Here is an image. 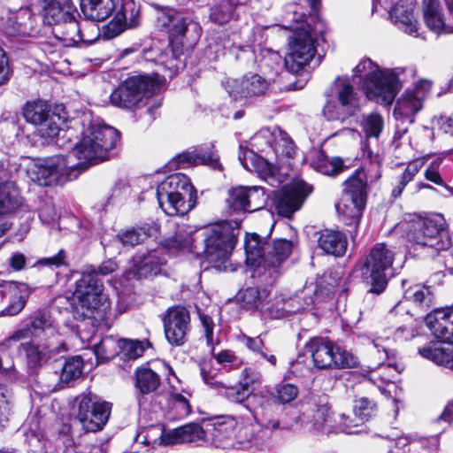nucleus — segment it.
Masks as SVG:
<instances>
[{"instance_id": "nucleus-41", "label": "nucleus", "mask_w": 453, "mask_h": 453, "mask_svg": "<svg viewBox=\"0 0 453 453\" xmlns=\"http://www.w3.org/2000/svg\"><path fill=\"white\" fill-rule=\"evenodd\" d=\"M217 393L229 403L239 404L248 411L249 409H251L250 405V392L247 389V383L239 381L235 385H227L223 382Z\"/></svg>"}, {"instance_id": "nucleus-4", "label": "nucleus", "mask_w": 453, "mask_h": 453, "mask_svg": "<svg viewBox=\"0 0 453 453\" xmlns=\"http://www.w3.org/2000/svg\"><path fill=\"white\" fill-rule=\"evenodd\" d=\"M157 22L168 34L172 53L169 68L176 71L181 64L180 57L183 54L185 44L197 41L201 36L202 27L192 18L170 7H161L158 10Z\"/></svg>"}, {"instance_id": "nucleus-52", "label": "nucleus", "mask_w": 453, "mask_h": 453, "mask_svg": "<svg viewBox=\"0 0 453 453\" xmlns=\"http://www.w3.org/2000/svg\"><path fill=\"white\" fill-rule=\"evenodd\" d=\"M149 347V342L139 340L124 339L119 342V348L121 358L134 360L142 356L146 348Z\"/></svg>"}, {"instance_id": "nucleus-33", "label": "nucleus", "mask_w": 453, "mask_h": 453, "mask_svg": "<svg viewBox=\"0 0 453 453\" xmlns=\"http://www.w3.org/2000/svg\"><path fill=\"white\" fill-rule=\"evenodd\" d=\"M247 0H213L209 19L218 25H225L239 17V11Z\"/></svg>"}, {"instance_id": "nucleus-12", "label": "nucleus", "mask_w": 453, "mask_h": 453, "mask_svg": "<svg viewBox=\"0 0 453 453\" xmlns=\"http://www.w3.org/2000/svg\"><path fill=\"white\" fill-rule=\"evenodd\" d=\"M305 349L318 369L354 368L359 363L356 356L335 345L328 338L313 337L305 344Z\"/></svg>"}, {"instance_id": "nucleus-14", "label": "nucleus", "mask_w": 453, "mask_h": 453, "mask_svg": "<svg viewBox=\"0 0 453 453\" xmlns=\"http://www.w3.org/2000/svg\"><path fill=\"white\" fill-rule=\"evenodd\" d=\"M252 399L256 400L258 406L256 409H249V413L263 430H268L271 434L295 430V409L286 408L280 417V406L269 397L253 395Z\"/></svg>"}, {"instance_id": "nucleus-58", "label": "nucleus", "mask_w": 453, "mask_h": 453, "mask_svg": "<svg viewBox=\"0 0 453 453\" xmlns=\"http://www.w3.org/2000/svg\"><path fill=\"white\" fill-rule=\"evenodd\" d=\"M355 415L362 421H367L377 411L376 403L367 398L360 397L355 400L353 406Z\"/></svg>"}, {"instance_id": "nucleus-56", "label": "nucleus", "mask_w": 453, "mask_h": 453, "mask_svg": "<svg viewBox=\"0 0 453 453\" xmlns=\"http://www.w3.org/2000/svg\"><path fill=\"white\" fill-rule=\"evenodd\" d=\"M407 299L412 300L421 308H429L433 303V295L430 289L425 286H414L404 293Z\"/></svg>"}, {"instance_id": "nucleus-23", "label": "nucleus", "mask_w": 453, "mask_h": 453, "mask_svg": "<svg viewBox=\"0 0 453 453\" xmlns=\"http://www.w3.org/2000/svg\"><path fill=\"white\" fill-rule=\"evenodd\" d=\"M113 12L112 19L104 27L107 38H114L140 23V6L134 0H119Z\"/></svg>"}, {"instance_id": "nucleus-17", "label": "nucleus", "mask_w": 453, "mask_h": 453, "mask_svg": "<svg viewBox=\"0 0 453 453\" xmlns=\"http://www.w3.org/2000/svg\"><path fill=\"white\" fill-rule=\"evenodd\" d=\"M42 20L48 26L66 25L65 36L84 41L79 22L75 19L76 8L71 0H39Z\"/></svg>"}, {"instance_id": "nucleus-25", "label": "nucleus", "mask_w": 453, "mask_h": 453, "mask_svg": "<svg viewBox=\"0 0 453 453\" xmlns=\"http://www.w3.org/2000/svg\"><path fill=\"white\" fill-rule=\"evenodd\" d=\"M312 188L304 181H297L292 186L284 187L275 196L274 204L280 216L290 218L298 211Z\"/></svg>"}, {"instance_id": "nucleus-61", "label": "nucleus", "mask_w": 453, "mask_h": 453, "mask_svg": "<svg viewBox=\"0 0 453 453\" xmlns=\"http://www.w3.org/2000/svg\"><path fill=\"white\" fill-rule=\"evenodd\" d=\"M200 373L203 381L217 392L223 382L217 380V372L212 368L211 364L208 362L203 363L200 366Z\"/></svg>"}, {"instance_id": "nucleus-46", "label": "nucleus", "mask_w": 453, "mask_h": 453, "mask_svg": "<svg viewBox=\"0 0 453 453\" xmlns=\"http://www.w3.org/2000/svg\"><path fill=\"white\" fill-rule=\"evenodd\" d=\"M399 372L400 370L396 364H385L382 362L377 367L367 370L365 376L368 377L370 382L376 385L379 389H381L384 385L393 381L395 374Z\"/></svg>"}, {"instance_id": "nucleus-6", "label": "nucleus", "mask_w": 453, "mask_h": 453, "mask_svg": "<svg viewBox=\"0 0 453 453\" xmlns=\"http://www.w3.org/2000/svg\"><path fill=\"white\" fill-rule=\"evenodd\" d=\"M160 208L169 216L185 215L196 203V190L190 180L178 173L165 178L157 188Z\"/></svg>"}, {"instance_id": "nucleus-31", "label": "nucleus", "mask_w": 453, "mask_h": 453, "mask_svg": "<svg viewBox=\"0 0 453 453\" xmlns=\"http://www.w3.org/2000/svg\"><path fill=\"white\" fill-rule=\"evenodd\" d=\"M196 233H199V229H196L192 226L178 224L173 235L165 240L164 246L168 250H188L199 254V238H197Z\"/></svg>"}, {"instance_id": "nucleus-26", "label": "nucleus", "mask_w": 453, "mask_h": 453, "mask_svg": "<svg viewBox=\"0 0 453 453\" xmlns=\"http://www.w3.org/2000/svg\"><path fill=\"white\" fill-rule=\"evenodd\" d=\"M224 87L230 97L239 100L263 95L268 88V82L258 74H250L242 80H227Z\"/></svg>"}, {"instance_id": "nucleus-16", "label": "nucleus", "mask_w": 453, "mask_h": 453, "mask_svg": "<svg viewBox=\"0 0 453 453\" xmlns=\"http://www.w3.org/2000/svg\"><path fill=\"white\" fill-rule=\"evenodd\" d=\"M321 431L331 433L334 430L332 413L325 397L310 398L295 410V430Z\"/></svg>"}, {"instance_id": "nucleus-20", "label": "nucleus", "mask_w": 453, "mask_h": 453, "mask_svg": "<svg viewBox=\"0 0 453 453\" xmlns=\"http://www.w3.org/2000/svg\"><path fill=\"white\" fill-rule=\"evenodd\" d=\"M165 339L173 347H181L188 341L191 319L188 309L180 305L167 309L162 318Z\"/></svg>"}, {"instance_id": "nucleus-55", "label": "nucleus", "mask_w": 453, "mask_h": 453, "mask_svg": "<svg viewBox=\"0 0 453 453\" xmlns=\"http://www.w3.org/2000/svg\"><path fill=\"white\" fill-rule=\"evenodd\" d=\"M298 388L291 383H280L276 385L274 390L270 394L269 399L273 400L279 406L286 404L295 400L298 395Z\"/></svg>"}, {"instance_id": "nucleus-37", "label": "nucleus", "mask_w": 453, "mask_h": 453, "mask_svg": "<svg viewBox=\"0 0 453 453\" xmlns=\"http://www.w3.org/2000/svg\"><path fill=\"white\" fill-rule=\"evenodd\" d=\"M418 354L434 364L453 370V342L445 346L430 342L418 350Z\"/></svg>"}, {"instance_id": "nucleus-22", "label": "nucleus", "mask_w": 453, "mask_h": 453, "mask_svg": "<svg viewBox=\"0 0 453 453\" xmlns=\"http://www.w3.org/2000/svg\"><path fill=\"white\" fill-rule=\"evenodd\" d=\"M57 334V329L54 321L50 314L44 311H37L33 313L26 321L25 325L13 332L0 345L3 349H9L12 343L27 338H42V335L54 337Z\"/></svg>"}, {"instance_id": "nucleus-62", "label": "nucleus", "mask_w": 453, "mask_h": 453, "mask_svg": "<svg viewBox=\"0 0 453 453\" xmlns=\"http://www.w3.org/2000/svg\"><path fill=\"white\" fill-rule=\"evenodd\" d=\"M37 265L54 268L67 267L69 266L68 256L66 251L61 249L52 257L39 259Z\"/></svg>"}, {"instance_id": "nucleus-2", "label": "nucleus", "mask_w": 453, "mask_h": 453, "mask_svg": "<svg viewBox=\"0 0 453 453\" xmlns=\"http://www.w3.org/2000/svg\"><path fill=\"white\" fill-rule=\"evenodd\" d=\"M406 237L413 252L420 251L423 257H434L441 250H448L451 239L441 214L413 215L405 225Z\"/></svg>"}, {"instance_id": "nucleus-3", "label": "nucleus", "mask_w": 453, "mask_h": 453, "mask_svg": "<svg viewBox=\"0 0 453 453\" xmlns=\"http://www.w3.org/2000/svg\"><path fill=\"white\" fill-rule=\"evenodd\" d=\"M405 71L402 67L380 69L376 63L365 58L353 69V76L363 77L362 88L368 99L390 105L405 81L402 78Z\"/></svg>"}, {"instance_id": "nucleus-45", "label": "nucleus", "mask_w": 453, "mask_h": 453, "mask_svg": "<svg viewBox=\"0 0 453 453\" xmlns=\"http://www.w3.org/2000/svg\"><path fill=\"white\" fill-rule=\"evenodd\" d=\"M160 384V376L150 367L142 366L136 369L134 387L141 395L155 392Z\"/></svg>"}, {"instance_id": "nucleus-39", "label": "nucleus", "mask_w": 453, "mask_h": 453, "mask_svg": "<svg viewBox=\"0 0 453 453\" xmlns=\"http://www.w3.org/2000/svg\"><path fill=\"white\" fill-rule=\"evenodd\" d=\"M270 245L263 242L257 234L247 236L245 241L246 261L252 266L263 267L265 269V250Z\"/></svg>"}, {"instance_id": "nucleus-10", "label": "nucleus", "mask_w": 453, "mask_h": 453, "mask_svg": "<svg viewBox=\"0 0 453 453\" xmlns=\"http://www.w3.org/2000/svg\"><path fill=\"white\" fill-rule=\"evenodd\" d=\"M334 97L326 100L323 114L329 121H344L360 111V97L349 77H337L332 86Z\"/></svg>"}, {"instance_id": "nucleus-43", "label": "nucleus", "mask_w": 453, "mask_h": 453, "mask_svg": "<svg viewBox=\"0 0 453 453\" xmlns=\"http://www.w3.org/2000/svg\"><path fill=\"white\" fill-rule=\"evenodd\" d=\"M21 203L22 197L13 181L0 183V214L14 211Z\"/></svg>"}, {"instance_id": "nucleus-64", "label": "nucleus", "mask_w": 453, "mask_h": 453, "mask_svg": "<svg viewBox=\"0 0 453 453\" xmlns=\"http://www.w3.org/2000/svg\"><path fill=\"white\" fill-rule=\"evenodd\" d=\"M238 159L242 165L247 169L251 170V167H257V155L245 146L241 144L239 146Z\"/></svg>"}, {"instance_id": "nucleus-59", "label": "nucleus", "mask_w": 453, "mask_h": 453, "mask_svg": "<svg viewBox=\"0 0 453 453\" xmlns=\"http://www.w3.org/2000/svg\"><path fill=\"white\" fill-rule=\"evenodd\" d=\"M362 126L368 138H378L383 129L384 121L380 114L371 113L364 118Z\"/></svg>"}, {"instance_id": "nucleus-29", "label": "nucleus", "mask_w": 453, "mask_h": 453, "mask_svg": "<svg viewBox=\"0 0 453 453\" xmlns=\"http://www.w3.org/2000/svg\"><path fill=\"white\" fill-rule=\"evenodd\" d=\"M426 326L442 342L453 339V307L436 309L426 316Z\"/></svg>"}, {"instance_id": "nucleus-19", "label": "nucleus", "mask_w": 453, "mask_h": 453, "mask_svg": "<svg viewBox=\"0 0 453 453\" xmlns=\"http://www.w3.org/2000/svg\"><path fill=\"white\" fill-rule=\"evenodd\" d=\"M319 31H296L289 40L288 52L284 58L288 71L296 73L312 60L316 53L313 36Z\"/></svg>"}, {"instance_id": "nucleus-7", "label": "nucleus", "mask_w": 453, "mask_h": 453, "mask_svg": "<svg viewBox=\"0 0 453 453\" xmlns=\"http://www.w3.org/2000/svg\"><path fill=\"white\" fill-rule=\"evenodd\" d=\"M196 236L199 238L198 245H201L202 252L211 263L226 261L236 243L234 229L226 221L199 229Z\"/></svg>"}, {"instance_id": "nucleus-9", "label": "nucleus", "mask_w": 453, "mask_h": 453, "mask_svg": "<svg viewBox=\"0 0 453 453\" xmlns=\"http://www.w3.org/2000/svg\"><path fill=\"white\" fill-rule=\"evenodd\" d=\"M395 259V251L385 243L375 244L360 266L361 277L370 286L369 291L382 293L388 286V271Z\"/></svg>"}, {"instance_id": "nucleus-57", "label": "nucleus", "mask_w": 453, "mask_h": 453, "mask_svg": "<svg viewBox=\"0 0 453 453\" xmlns=\"http://www.w3.org/2000/svg\"><path fill=\"white\" fill-rule=\"evenodd\" d=\"M247 199V186H237L229 189L226 203L234 211L245 212Z\"/></svg>"}, {"instance_id": "nucleus-42", "label": "nucleus", "mask_w": 453, "mask_h": 453, "mask_svg": "<svg viewBox=\"0 0 453 453\" xmlns=\"http://www.w3.org/2000/svg\"><path fill=\"white\" fill-rule=\"evenodd\" d=\"M293 250V242L280 239L273 242L266 253L265 269L276 270L288 257Z\"/></svg>"}, {"instance_id": "nucleus-18", "label": "nucleus", "mask_w": 453, "mask_h": 453, "mask_svg": "<svg viewBox=\"0 0 453 453\" xmlns=\"http://www.w3.org/2000/svg\"><path fill=\"white\" fill-rule=\"evenodd\" d=\"M368 166H361L344 181L342 196H351L366 203L367 183L376 181L381 176V157L379 154L367 152Z\"/></svg>"}, {"instance_id": "nucleus-50", "label": "nucleus", "mask_w": 453, "mask_h": 453, "mask_svg": "<svg viewBox=\"0 0 453 453\" xmlns=\"http://www.w3.org/2000/svg\"><path fill=\"white\" fill-rule=\"evenodd\" d=\"M423 165L424 162L420 159L414 160L407 165L403 173L399 176V179L392 190V196L395 198L401 196L404 188L414 179Z\"/></svg>"}, {"instance_id": "nucleus-13", "label": "nucleus", "mask_w": 453, "mask_h": 453, "mask_svg": "<svg viewBox=\"0 0 453 453\" xmlns=\"http://www.w3.org/2000/svg\"><path fill=\"white\" fill-rule=\"evenodd\" d=\"M73 296L88 312L86 316L93 315L95 311L105 313L110 308L108 298L104 293L103 281L92 266L86 268L76 280Z\"/></svg>"}, {"instance_id": "nucleus-30", "label": "nucleus", "mask_w": 453, "mask_h": 453, "mask_svg": "<svg viewBox=\"0 0 453 453\" xmlns=\"http://www.w3.org/2000/svg\"><path fill=\"white\" fill-rule=\"evenodd\" d=\"M198 165H209L213 169H222L217 154L211 151L207 152L201 149L178 154L169 162L168 167L178 169Z\"/></svg>"}, {"instance_id": "nucleus-5", "label": "nucleus", "mask_w": 453, "mask_h": 453, "mask_svg": "<svg viewBox=\"0 0 453 453\" xmlns=\"http://www.w3.org/2000/svg\"><path fill=\"white\" fill-rule=\"evenodd\" d=\"M26 121L37 127V135L42 139L43 143L55 142L57 146L69 149L73 144L65 130V116L59 113H50L49 104L42 100L27 102L22 110Z\"/></svg>"}, {"instance_id": "nucleus-27", "label": "nucleus", "mask_w": 453, "mask_h": 453, "mask_svg": "<svg viewBox=\"0 0 453 453\" xmlns=\"http://www.w3.org/2000/svg\"><path fill=\"white\" fill-rule=\"evenodd\" d=\"M318 299V285L310 283L294 298L283 303L281 308L269 310V315L273 319H283L289 314L298 312L313 305Z\"/></svg>"}, {"instance_id": "nucleus-49", "label": "nucleus", "mask_w": 453, "mask_h": 453, "mask_svg": "<svg viewBox=\"0 0 453 453\" xmlns=\"http://www.w3.org/2000/svg\"><path fill=\"white\" fill-rule=\"evenodd\" d=\"M313 168L325 175L334 176L341 173L343 168V161L341 157H327L324 155H319L317 160L312 162Z\"/></svg>"}, {"instance_id": "nucleus-36", "label": "nucleus", "mask_w": 453, "mask_h": 453, "mask_svg": "<svg viewBox=\"0 0 453 453\" xmlns=\"http://www.w3.org/2000/svg\"><path fill=\"white\" fill-rule=\"evenodd\" d=\"M119 0H81V10L87 19L104 21L114 12Z\"/></svg>"}, {"instance_id": "nucleus-51", "label": "nucleus", "mask_w": 453, "mask_h": 453, "mask_svg": "<svg viewBox=\"0 0 453 453\" xmlns=\"http://www.w3.org/2000/svg\"><path fill=\"white\" fill-rule=\"evenodd\" d=\"M247 197L245 212H253L263 209L266 205L269 196L263 187L247 186Z\"/></svg>"}, {"instance_id": "nucleus-54", "label": "nucleus", "mask_w": 453, "mask_h": 453, "mask_svg": "<svg viewBox=\"0 0 453 453\" xmlns=\"http://www.w3.org/2000/svg\"><path fill=\"white\" fill-rule=\"evenodd\" d=\"M84 367L83 359L80 356L65 358L61 372V380L69 382L81 377Z\"/></svg>"}, {"instance_id": "nucleus-48", "label": "nucleus", "mask_w": 453, "mask_h": 453, "mask_svg": "<svg viewBox=\"0 0 453 453\" xmlns=\"http://www.w3.org/2000/svg\"><path fill=\"white\" fill-rule=\"evenodd\" d=\"M165 257H159L157 251L149 253L143 257L137 265L136 274L139 278L150 277L160 273L162 265H165Z\"/></svg>"}, {"instance_id": "nucleus-1", "label": "nucleus", "mask_w": 453, "mask_h": 453, "mask_svg": "<svg viewBox=\"0 0 453 453\" xmlns=\"http://www.w3.org/2000/svg\"><path fill=\"white\" fill-rule=\"evenodd\" d=\"M119 140V133L112 127L91 121L82 132V138L73 143L67 155H55L30 164L27 175L40 186L63 184L76 179L92 165L109 158L110 151Z\"/></svg>"}, {"instance_id": "nucleus-53", "label": "nucleus", "mask_w": 453, "mask_h": 453, "mask_svg": "<svg viewBox=\"0 0 453 453\" xmlns=\"http://www.w3.org/2000/svg\"><path fill=\"white\" fill-rule=\"evenodd\" d=\"M119 343L111 336L103 338L93 347L94 354L98 362L104 363L113 358L118 353Z\"/></svg>"}, {"instance_id": "nucleus-47", "label": "nucleus", "mask_w": 453, "mask_h": 453, "mask_svg": "<svg viewBox=\"0 0 453 453\" xmlns=\"http://www.w3.org/2000/svg\"><path fill=\"white\" fill-rule=\"evenodd\" d=\"M172 443L195 442L203 438L204 432L201 426L196 423L173 429L170 433Z\"/></svg>"}, {"instance_id": "nucleus-21", "label": "nucleus", "mask_w": 453, "mask_h": 453, "mask_svg": "<svg viewBox=\"0 0 453 453\" xmlns=\"http://www.w3.org/2000/svg\"><path fill=\"white\" fill-rule=\"evenodd\" d=\"M249 418L243 415H218L208 418L210 426L213 427V441L217 447L225 449H244L251 446V441H236L231 436L236 426L243 424Z\"/></svg>"}, {"instance_id": "nucleus-15", "label": "nucleus", "mask_w": 453, "mask_h": 453, "mask_svg": "<svg viewBox=\"0 0 453 453\" xmlns=\"http://www.w3.org/2000/svg\"><path fill=\"white\" fill-rule=\"evenodd\" d=\"M76 418L86 432L101 431L107 424L111 403L91 393H83L76 397Z\"/></svg>"}, {"instance_id": "nucleus-60", "label": "nucleus", "mask_w": 453, "mask_h": 453, "mask_svg": "<svg viewBox=\"0 0 453 453\" xmlns=\"http://www.w3.org/2000/svg\"><path fill=\"white\" fill-rule=\"evenodd\" d=\"M169 403L175 411L177 418H184L191 413V406L188 398L180 393H171L169 395Z\"/></svg>"}, {"instance_id": "nucleus-8", "label": "nucleus", "mask_w": 453, "mask_h": 453, "mask_svg": "<svg viewBox=\"0 0 453 453\" xmlns=\"http://www.w3.org/2000/svg\"><path fill=\"white\" fill-rule=\"evenodd\" d=\"M158 75H137L129 77L120 83L110 96L113 106L122 109H134L143 104L144 98L158 90L161 81Z\"/></svg>"}, {"instance_id": "nucleus-38", "label": "nucleus", "mask_w": 453, "mask_h": 453, "mask_svg": "<svg viewBox=\"0 0 453 453\" xmlns=\"http://www.w3.org/2000/svg\"><path fill=\"white\" fill-rule=\"evenodd\" d=\"M318 244L326 253L340 257L345 253L348 241L343 233L326 229L320 233Z\"/></svg>"}, {"instance_id": "nucleus-24", "label": "nucleus", "mask_w": 453, "mask_h": 453, "mask_svg": "<svg viewBox=\"0 0 453 453\" xmlns=\"http://www.w3.org/2000/svg\"><path fill=\"white\" fill-rule=\"evenodd\" d=\"M252 145L257 147L260 152H265L266 156L270 153L278 156L290 157L293 151V142L288 134L280 128L273 131L269 128L259 130L252 137Z\"/></svg>"}, {"instance_id": "nucleus-11", "label": "nucleus", "mask_w": 453, "mask_h": 453, "mask_svg": "<svg viewBox=\"0 0 453 453\" xmlns=\"http://www.w3.org/2000/svg\"><path fill=\"white\" fill-rule=\"evenodd\" d=\"M431 86L430 81L421 80L413 88L406 89L398 98L393 112L396 122L395 139H401L407 133L410 125L414 123L415 116L422 109Z\"/></svg>"}, {"instance_id": "nucleus-32", "label": "nucleus", "mask_w": 453, "mask_h": 453, "mask_svg": "<svg viewBox=\"0 0 453 453\" xmlns=\"http://www.w3.org/2000/svg\"><path fill=\"white\" fill-rule=\"evenodd\" d=\"M412 0H398L391 7L389 17L391 20L404 33L413 36L419 37L418 26L414 19Z\"/></svg>"}, {"instance_id": "nucleus-28", "label": "nucleus", "mask_w": 453, "mask_h": 453, "mask_svg": "<svg viewBox=\"0 0 453 453\" xmlns=\"http://www.w3.org/2000/svg\"><path fill=\"white\" fill-rule=\"evenodd\" d=\"M36 19L29 8H20L10 13L4 23V31L10 36H35L37 33Z\"/></svg>"}, {"instance_id": "nucleus-40", "label": "nucleus", "mask_w": 453, "mask_h": 453, "mask_svg": "<svg viewBox=\"0 0 453 453\" xmlns=\"http://www.w3.org/2000/svg\"><path fill=\"white\" fill-rule=\"evenodd\" d=\"M424 19L427 27L436 33H453V27L446 26L441 13L439 0H424Z\"/></svg>"}, {"instance_id": "nucleus-44", "label": "nucleus", "mask_w": 453, "mask_h": 453, "mask_svg": "<svg viewBox=\"0 0 453 453\" xmlns=\"http://www.w3.org/2000/svg\"><path fill=\"white\" fill-rule=\"evenodd\" d=\"M154 229L153 225L145 223L136 227L120 230L116 235V240L124 247H134L149 238Z\"/></svg>"}, {"instance_id": "nucleus-34", "label": "nucleus", "mask_w": 453, "mask_h": 453, "mask_svg": "<svg viewBox=\"0 0 453 453\" xmlns=\"http://www.w3.org/2000/svg\"><path fill=\"white\" fill-rule=\"evenodd\" d=\"M365 207V202L348 196H342L339 202L335 204L339 216L346 225L353 226L355 231L359 224Z\"/></svg>"}, {"instance_id": "nucleus-63", "label": "nucleus", "mask_w": 453, "mask_h": 453, "mask_svg": "<svg viewBox=\"0 0 453 453\" xmlns=\"http://www.w3.org/2000/svg\"><path fill=\"white\" fill-rule=\"evenodd\" d=\"M242 301L247 309H260L263 303V297L257 288H248L242 294Z\"/></svg>"}, {"instance_id": "nucleus-35", "label": "nucleus", "mask_w": 453, "mask_h": 453, "mask_svg": "<svg viewBox=\"0 0 453 453\" xmlns=\"http://www.w3.org/2000/svg\"><path fill=\"white\" fill-rule=\"evenodd\" d=\"M61 344L58 342L49 343L43 346L33 345L30 343H21L19 345V351H24L27 359L28 365L36 368L54 357V355L59 351Z\"/></svg>"}]
</instances>
